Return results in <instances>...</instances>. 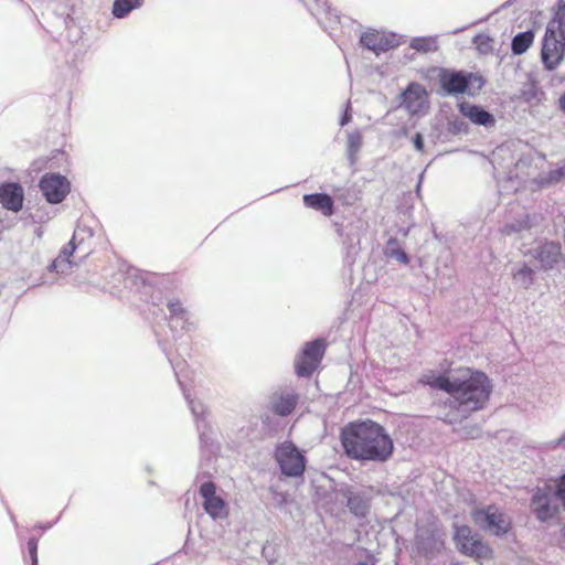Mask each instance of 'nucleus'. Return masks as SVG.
Here are the masks:
<instances>
[{"label":"nucleus","mask_w":565,"mask_h":565,"mask_svg":"<svg viewBox=\"0 0 565 565\" xmlns=\"http://www.w3.org/2000/svg\"><path fill=\"white\" fill-rule=\"evenodd\" d=\"M399 97L401 106L413 116L425 114L428 109L427 92L425 87L417 82H411L401 93Z\"/></svg>","instance_id":"2eb2a0df"},{"label":"nucleus","mask_w":565,"mask_h":565,"mask_svg":"<svg viewBox=\"0 0 565 565\" xmlns=\"http://www.w3.org/2000/svg\"><path fill=\"white\" fill-rule=\"evenodd\" d=\"M384 255L387 258L396 259L401 264L408 265L411 263L409 255L401 247L396 237H390L384 246Z\"/></svg>","instance_id":"a878e982"},{"label":"nucleus","mask_w":565,"mask_h":565,"mask_svg":"<svg viewBox=\"0 0 565 565\" xmlns=\"http://www.w3.org/2000/svg\"><path fill=\"white\" fill-rule=\"evenodd\" d=\"M262 556L269 565H274L277 562V551L275 544H271L269 541H267L263 545Z\"/></svg>","instance_id":"58836bf2"},{"label":"nucleus","mask_w":565,"mask_h":565,"mask_svg":"<svg viewBox=\"0 0 565 565\" xmlns=\"http://www.w3.org/2000/svg\"><path fill=\"white\" fill-rule=\"evenodd\" d=\"M302 202L306 207L321 212L324 216L330 217L335 213L334 201L332 196L326 192L305 194Z\"/></svg>","instance_id":"412c9836"},{"label":"nucleus","mask_w":565,"mask_h":565,"mask_svg":"<svg viewBox=\"0 0 565 565\" xmlns=\"http://www.w3.org/2000/svg\"><path fill=\"white\" fill-rule=\"evenodd\" d=\"M419 547L420 550L423 551H427L430 548V544L428 542V540H423L420 543H419Z\"/></svg>","instance_id":"603ef678"},{"label":"nucleus","mask_w":565,"mask_h":565,"mask_svg":"<svg viewBox=\"0 0 565 565\" xmlns=\"http://www.w3.org/2000/svg\"><path fill=\"white\" fill-rule=\"evenodd\" d=\"M512 1H513V0H508L507 2H504V3L502 4V7H503V8H507V7L511 6Z\"/></svg>","instance_id":"bf43d9fd"},{"label":"nucleus","mask_w":565,"mask_h":565,"mask_svg":"<svg viewBox=\"0 0 565 565\" xmlns=\"http://www.w3.org/2000/svg\"><path fill=\"white\" fill-rule=\"evenodd\" d=\"M540 216L537 214L523 213L508 222L502 227L504 235L521 234L527 232L537 225Z\"/></svg>","instance_id":"4be33fe9"},{"label":"nucleus","mask_w":565,"mask_h":565,"mask_svg":"<svg viewBox=\"0 0 565 565\" xmlns=\"http://www.w3.org/2000/svg\"><path fill=\"white\" fill-rule=\"evenodd\" d=\"M134 277H135L137 280H140L142 285H145V284H146V279H145V277H143V274H140L138 270H135Z\"/></svg>","instance_id":"3c124183"},{"label":"nucleus","mask_w":565,"mask_h":565,"mask_svg":"<svg viewBox=\"0 0 565 565\" xmlns=\"http://www.w3.org/2000/svg\"><path fill=\"white\" fill-rule=\"evenodd\" d=\"M207 475H209L207 472L198 473L196 479H200L201 477H205Z\"/></svg>","instance_id":"052dcab7"},{"label":"nucleus","mask_w":565,"mask_h":565,"mask_svg":"<svg viewBox=\"0 0 565 565\" xmlns=\"http://www.w3.org/2000/svg\"><path fill=\"white\" fill-rule=\"evenodd\" d=\"M81 34H82V31H81V29H78L76 31V33L74 34V41H77L78 39H81V36H82Z\"/></svg>","instance_id":"13d9d810"},{"label":"nucleus","mask_w":565,"mask_h":565,"mask_svg":"<svg viewBox=\"0 0 565 565\" xmlns=\"http://www.w3.org/2000/svg\"><path fill=\"white\" fill-rule=\"evenodd\" d=\"M520 164H530V160H525L523 158H520V160L518 161L516 166L519 167Z\"/></svg>","instance_id":"4d7b16f0"},{"label":"nucleus","mask_w":565,"mask_h":565,"mask_svg":"<svg viewBox=\"0 0 565 565\" xmlns=\"http://www.w3.org/2000/svg\"><path fill=\"white\" fill-rule=\"evenodd\" d=\"M273 458L278 465L281 476L298 479L305 476L308 459L306 452L294 441L285 440L277 443Z\"/></svg>","instance_id":"20e7f679"},{"label":"nucleus","mask_w":565,"mask_h":565,"mask_svg":"<svg viewBox=\"0 0 565 565\" xmlns=\"http://www.w3.org/2000/svg\"><path fill=\"white\" fill-rule=\"evenodd\" d=\"M199 431L200 447L203 451H207L212 454L214 451L215 445L214 440L210 434L211 426L206 420H200L196 425Z\"/></svg>","instance_id":"2f4dec72"},{"label":"nucleus","mask_w":565,"mask_h":565,"mask_svg":"<svg viewBox=\"0 0 565 565\" xmlns=\"http://www.w3.org/2000/svg\"><path fill=\"white\" fill-rule=\"evenodd\" d=\"M536 273L525 262L512 270L513 282L525 290L535 284Z\"/></svg>","instance_id":"b1692460"},{"label":"nucleus","mask_w":565,"mask_h":565,"mask_svg":"<svg viewBox=\"0 0 565 565\" xmlns=\"http://www.w3.org/2000/svg\"><path fill=\"white\" fill-rule=\"evenodd\" d=\"M466 29H467V26H461V28H458V29H456V30H454V31H451L449 33L450 34H458V33L465 31Z\"/></svg>","instance_id":"6e6d98bb"},{"label":"nucleus","mask_w":565,"mask_h":565,"mask_svg":"<svg viewBox=\"0 0 565 565\" xmlns=\"http://www.w3.org/2000/svg\"><path fill=\"white\" fill-rule=\"evenodd\" d=\"M94 235L93 230L87 226H77L74 231V234L71 241L64 245L56 258H54L50 265L47 266V270L50 273L56 274H68L72 269L74 263L72 262V256L74 255L77 248H81L84 245L86 238H92Z\"/></svg>","instance_id":"1a4fd4ad"},{"label":"nucleus","mask_w":565,"mask_h":565,"mask_svg":"<svg viewBox=\"0 0 565 565\" xmlns=\"http://www.w3.org/2000/svg\"><path fill=\"white\" fill-rule=\"evenodd\" d=\"M565 179V162L556 169L550 170L545 175H541V185L556 184Z\"/></svg>","instance_id":"72a5a7b5"},{"label":"nucleus","mask_w":565,"mask_h":565,"mask_svg":"<svg viewBox=\"0 0 565 565\" xmlns=\"http://www.w3.org/2000/svg\"><path fill=\"white\" fill-rule=\"evenodd\" d=\"M191 533V530L189 529V532H188V535ZM188 542H189V537L186 539L184 545L182 546V548L179 551V553H184V554H188L189 551H188Z\"/></svg>","instance_id":"864d4df0"},{"label":"nucleus","mask_w":565,"mask_h":565,"mask_svg":"<svg viewBox=\"0 0 565 565\" xmlns=\"http://www.w3.org/2000/svg\"><path fill=\"white\" fill-rule=\"evenodd\" d=\"M26 546H28V553H29V556L31 559V564L39 565V559H38L39 539H36L34 536L30 537L28 540Z\"/></svg>","instance_id":"79ce46f5"},{"label":"nucleus","mask_w":565,"mask_h":565,"mask_svg":"<svg viewBox=\"0 0 565 565\" xmlns=\"http://www.w3.org/2000/svg\"><path fill=\"white\" fill-rule=\"evenodd\" d=\"M338 234H339L340 236H342V235H343V233H342V228H338Z\"/></svg>","instance_id":"e2e57ef3"},{"label":"nucleus","mask_w":565,"mask_h":565,"mask_svg":"<svg viewBox=\"0 0 565 565\" xmlns=\"http://www.w3.org/2000/svg\"><path fill=\"white\" fill-rule=\"evenodd\" d=\"M363 142V136L360 130L348 132L347 140V158L350 166H353L356 161V154L360 151Z\"/></svg>","instance_id":"c85d7f7f"},{"label":"nucleus","mask_w":565,"mask_h":565,"mask_svg":"<svg viewBox=\"0 0 565 565\" xmlns=\"http://www.w3.org/2000/svg\"><path fill=\"white\" fill-rule=\"evenodd\" d=\"M472 43L476 45V47L481 54H488L493 50V39L488 34H476L472 39Z\"/></svg>","instance_id":"f704fd0d"},{"label":"nucleus","mask_w":565,"mask_h":565,"mask_svg":"<svg viewBox=\"0 0 565 565\" xmlns=\"http://www.w3.org/2000/svg\"><path fill=\"white\" fill-rule=\"evenodd\" d=\"M143 0H114L111 14L116 19L127 18L134 10L139 9Z\"/></svg>","instance_id":"cd10ccee"},{"label":"nucleus","mask_w":565,"mask_h":565,"mask_svg":"<svg viewBox=\"0 0 565 565\" xmlns=\"http://www.w3.org/2000/svg\"><path fill=\"white\" fill-rule=\"evenodd\" d=\"M10 518H11V521L14 523V525H17V521H15V518L12 513H10Z\"/></svg>","instance_id":"680f3d73"},{"label":"nucleus","mask_w":565,"mask_h":565,"mask_svg":"<svg viewBox=\"0 0 565 565\" xmlns=\"http://www.w3.org/2000/svg\"><path fill=\"white\" fill-rule=\"evenodd\" d=\"M565 58V30L554 31L551 34L545 29L542 39L541 62L547 72L555 71Z\"/></svg>","instance_id":"9d476101"},{"label":"nucleus","mask_w":565,"mask_h":565,"mask_svg":"<svg viewBox=\"0 0 565 565\" xmlns=\"http://www.w3.org/2000/svg\"><path fill=\"white\" fill-rule=\"evenodd\" d=\"M359 42L363 49L373 52L376 56L402 44L398 34L394 32L380 34L376 31H367L362 33Z\"/></svg>","instance_id":"4468645a"},{"label":"nucleus","mask_w":565,"mask_h":565,"mask_svg":"<svg viewBox=\"0 0 565 565\" xmlns=\"http://www.w3.org/2000/svg\"><path fill=\"white\" fill-rule=\"evenodd\" d=\"M25 192L18 181L0 182V204L12 213H19L23 209Z\"/></svg>","instance_id":"f3484780"},{"label":"nucleus","mask_w":565,"mask_h":565,"mask_svg":"<svg viewBox=\"0 0 565 565\" xmlns=\"http://www.w3.org/2000/svg\"><path fill=\"white\" fill-rule=\"evenodd\" d=\"M423 178H424V172H422V173L419 174V180H418V183H417V185H416V192H417V193H418V192H419V190H420V185H422V180H423Z\"/></svg>","instance_id":"5fc2aeb1"},{"label":"nucleus","mask_w":565,"mask_h":565,"mask_svg":"<svg viewBox=\"0 0 565 565\" xmlns=\"http://www.w3.org/2000/svg\"><path fill=\"white\" fill-rule=\"evenodd\" d=\"M412 142H413V146L414 148L419 151V152H423L424 151V147H425V141H424V136L423 134L420 132H416L413 138H412Z\"/></svg>","instance_id":"c03bdc74"},{"label":"nucleus","mask_w":565,"mask_h":565,"mask_svg":"<svg viewBox=\"0 0 565 565\" xmlns=\"http://www.w3.org/2000/svg\"><path fill=\"white\" fill-rule=\"evenodd\" d=\"M217 486L214 481H204L199 487V495L202 499V509L214 521L225 520L230 514L228 503L216 494Z\"/></svg>","instance_id":"ddd939ff"},{"label":"nucleus","mask_w":565,"mask_h":565,"mask_svg":"<svg viewBox=\"0 0 565 565\" xmlns=\"http://www.w3.org/2000/svg\"><path fill=\"white\" fill-rule=\"evenodd\" d=\"M316 8H310V12L315 18L322 13H331V7L328 0H313Z\"/></svg>","instance_id":"a19ab883"},{"label":"nucleus","mask_w":565,"mask_h":565,"mask_svg":"<svg viewBox=\"0 0 565 565\" xmlns=\"http://www.w3.org/2000/svg\"><path fill=\"white\" fill-rule=\"evenodd\" d=\"M558 502L553 486L544 483L533 489L530 499V508L537 521L547 523L559 515L561 508Z\"/></svg>","instance_id":"0eeeda50"},{"label":"nucleus","mask_w":565,"mask_h":565,"mask_svg":"<svg viewBox=\"0 0 565 565\" xmlns=\"http://www.w3.org/2000/svg\"><path fill=\"white\" fill-rule=\"evenodd\" d=\"M51 13L58 24L67 30L77 25V7L72 0H52L50 2Z\"/></svg>","instance_id":"aec40b11"},{"label":"nucleus","mask_w":565,"mask_h":565,"mask_svg":"<svg viewBox=\"0 0 565 565\" xmlns=\"http://www.w3.org/2000/svg\"><path fill=\"white\" fill-rule=\"evenodd\" d=\"M454 529L452 540L459 553L476 561H491L494 558L492 547L470 526L454 524Z\"/></svg>","instance_id":"423d86ee"},{"label":"nucleus","mask_w":565,"mask_h":565,"mask_svg":"<svg viewBox=\"0 0 565 565\" xmlns=\"http://www.w3.org/2000/svg\"><path fill=\"white\" fill-rule=\"evenodd\" d=\"M168 310H169V319L175 317V316H184L189 311L182 306L181 301L179 299H170L167 303Z\"/></svg>","instance_id":"4c0bfd02"},{"label":"nucleus","mask_w":565,"mask_h":565,"mask_svg":"<svg viewBox=\"0 0 565 565\" xmlns=\"http://www.w3.org/2000/svg\"><path fill=\"white\" fill-rule=\"evenodd\" d=\"M337 493L342 499H345L349 511L356 519H365L367 516L373 500L372 488L355 489L353 486L342 484L337 490Z\"/></svg>","instance_id":"9b49d317"},{"label":"nucleus","mask_w":565,"mask_h":565,"mask_svg":"<svg viewBox=\"0 0 565 565\" xmlns=\"http://www.w3.org/2000/svg\"><path fill=\"white\" fill-rule=\"evenodd\" d=\"M436 94L439 97H475L484 87L487 81L480 73L450 67H438Z\"/></svg>","instance_id":"7ed1b4c3"},{"label":"nucleus","mask_w":565,"mask_h":565,"mask_svg":"<svg viewBox=\"0 0 565 565\" xmlns=\"http://www.w3.org/2000/svg\"><path fill=\"white\" fill-rule=\"evenodd\" d=\"M89 255V250H85L84 257H87Z\"/></svg>","instance_id":"69168bd1"},{"label":"nucleus","mask_w":565,"mask_h":565,"mask_svg":"<svg viewBox=\"0 0 565 565\" xmlns=\"http://www.w3.org/2000/svg\"><path fill=\"white\" fill-rule=\"evenodd\" d=\"M193 327V323L190 321V312L184 316H175L169 319V328L175 338L177 334L181 331H190Z\"/></svg>","instance_id":"473e14b6"},{"label":"nucleus","mask_w":565,"mask_h":565,"mask_svg":"<svg viewBox=\"0 0 565 565\" xmlns=\"http://www.w3.org/2000/svg\"><path fill=\"white\" fill-rule=\"evenodd\" d=\"M553 15L548 21L546 29L547 33H552L554 31L565 30V0H557L554 7L552 8Z\"/></svg>","instance_id":"bb28decb"},{"label":"nucleus","mask_w":565,"mask_h":565,"mask_svg":"<svg viewBox=\"0 0 565 565\" xmlns=\"http://www.w3.org/2000/svg\"><path fill=\"white\" fill-rule=\"evenodd\" d=\"M285 502V495L281 494L280 503Z\"/></svg>","instance_id":"0e129e2a"},{"label":"nucleus","mask_w":565,"mask_h":565,"mask_svg":"<svg viewBox=\"0 0 565 565\" xmlns=\"http://www.w3.org/2000/svg\"><path fill=\"white\" fill-rule=\"evenodd\" d=\"M552 444H553L554 447H557V446H561V445L565 444V433L559 438L554 440Z\"/></svg>","instance_id":"de8ad7c7"},{"label":"nucleus","mask_w":565,"mask_h":565,"mask_svg":"<svg viewBox=\"0 0 565 565\" xmlns=\"http://www.w3.org/2000/svg\"><path fill=\"white\" fill-rule=\"evenodd\" d=\"M54 525V523H51V522H47V523H38L35 525V527L42 530V531H46V530H50L52 526Z\"/></svg>","instance_id":"49530a36"},{"label":"nucleus","mask_w":565,"mask_h":565,"mask_svg":"<svg viewBox=\"0 0 565 565\" xmlns=\"http://www.w3.org/2000/svg\"><path fill=\"white\" fill-rule=\"evenodd\" d=\"M299 399L294 388L277 390L269 396L267 409L279 417H287L296 409Z\"/></svg>","instance_id":"dca6fc26"},{"label":"nucleus","mask_w":565,"mask_h":565,"mask_svg":"<svg viewBox=\"0 0 565 565\" xmlns=\"http://www.w3.org/2000/svg\"><path fill=\"white\" fill-rule=\"evenodd\" d=\"M553 488L555 489L556 499L565 510V473L561 475L555 481Z\"/></svg>","instance_id":"ea45409f"},{"label":"nucleus","mask_w":565,"mask_h":565,"mask_svg":"<svg viewBox=\"0 0 565 565\" xmlns=\"http://www.w3.org/2000/svg\"><path fill=\"white\" fill-rule=\"evenodd\" d=\"M471 520L481 531L495 537L507 536L513 527L511 516L495 504L473 509Z\"/></svg>","instance_id":"39448f33"},{"label":"nucleus","mask_w":565,"mask_h":565,"mask_svg":"<svg viewBox=\"0 0 565 565\" xmlns=\"http://www.w3.org/2000/svg\"><path fill=\"white\" fill-rule=\"evenodd\" d=\"M558 102L561 110L565 113V92L561 95Z\"/></svg>","instance_id":"8fccbe9b"},{"label":"nucleus","mask_w":565,"mask_h":565,"mask_svg":"<svg viewBox=\"0 0 565 565\" xmlns=\"http://www.w3.org/2000/svg\"><path fill=\"white\" fill-rule=\"evenodd\" d=\"M544 94L540 92L537 81L529 76L527 81L524 83L523 87L520 90V98L527 104H534L540 102L539 95Z\"/></svg>","instance_id":"c756f323"},{"label":"nucleus","mask_w":565,"mask_h":565,"mask_svg":"<svg viewBox=\"0 0 565 565\" xmlns=\"http://www.w3.org/2000/svg\"><path fill=\"white\" fill-rule=\"evenodd\" d=\"M468 128H469L468 124L459 118L450 119L447 122V131L452 136H458L460 134H467Z\"/></svg>","instance_id":"e433bc0d"},{"label":"nucleus","mask_w":565,"mask_h":565,"mask_svg":"<svg viewBox=\"0 0 565 565\" xmlns=\"http://www.w3.org/2000/svg\"><path fill=\"white\" fill-rule=\"evenodd\" d=\"M355 237H356V235L348 234L347 238L343 241V244H345V245H353Z\"/></svg>","instance_id":"09e8293b"},{"label":"nucleus","mask_w":565,"mask_h":565,"mask_svg":"<svg viewBox=\"0 0 565 565\" xmlns=\"http://www.w3.org/2000/svg\"><path fill=\"white\" fill-rule=\"evenodd\" d=\"M352 120V108H351V103L350 100H348L344 105V109L340 116V119H339V125L341 127H344L347 126L350 121Z\"/></svg>","instance_id":"37998d69"},{"label":"nucleus","mask_w":565,"mask_h":565,"mask_svg":"<svg viewBox=\"0 0 565 565\" xmlns=\"http://www.w3.org/2000/svg\"><path fill=\"white\" fill-rule=\"evenodd\" d=\"M419 382L433 390L448 394L445 399L434 403L436 417L452 425L468 418L472 413L482 411L493 392L492 380L486 372L467 367L458 375L448 372H431L423 375Z\"/></svg>","instance_id":"f257e3e1"},{"label":"nucleus","mask_w":565,"mask_h":565,"mask_svg":"<svg viewBox=\"0 0 565 565\" xmlns=\"http://www.w3.org/2000/svg\"><path fill=\"white\" fill-rule=\"evenodd\" d=\"M327 349L326 340L313 339L302 347L295 359V373L298 377L309 379L320 365Z\"/></svg>","instance_id":"6e6552de"},{"label":"nucleus","mask_w":565,"mask_h":565,"mask_svg":"<svg viewBox=\"0 0 565 565\" xmlns=\"http://www.w3.org/2000/svg\"><path fill=\"white\" fill-rule=\"evenodd\" d=\"M409 47L418 53L436 52L438 50L437 36H416L411 40Z\"/></svg>","instance_id":"7c9ffc66"},{"label":"nucleus","mask_w":565,"mask_h":565,"mask_svg":"<svg viewBox=\"0 0 565 565\" xmlns=\"http://www.w3.org/2000/svg\"><path fill=\"white\" fill-rule=\"evenodd\" d=\"M159 345L161 347L162 352L166 354V356L169 360L172 369L174 370V374L177 376L178 383H179V385L181 386V388L183 391L184 397H185V399L188 401V404H189V408H190L192 415L194 416L196 423L200 422V420H206L204 418V414H205V406H204V404L201 401H196V399L190 398V395L185 392V390L182 386V382L180 381V379L178 376V372H177L175 366H174V364H173V362H172V360L170 358L169 352L167 351V348L162 344L161 341H159Z\"/></svg>","instance_id":"5701e85b"},{"label":"nucleus","mask_w":565,"mask_h":565,"mask_svg":"<svg viewBox=\"0 0 565 565\" xmlns=\"http://www.w3.org/2000/svg\"><path fill=\"white\" fill-rule=\"evenodd\" d=\"M457 107L459 113L476 126L491 129L497 124L495 116L482 105L465 100L460 102Z\"/></svg>","instance_id":"6ab92c4d"},{"label":"nucleus","mask_w":565,"mask_h":565,"mask_svg":"<svg viewBox=\"0 0 565 565\" xmlns=\"http://www.w3.org/2000/svg\"><path fill=\"white\" fill-rule=\"evenodd\" d=\"M324 18L321 15L317 18L318 22L321 24L324 31L329 32V29H333L335 25L340 23V17L334 9L331 8V13H322Z\"/></svg>","instance_id":"c9c22d12"},{"label":"nucleus","mask_w":565,"mask_h":565,"mask_svg":"<svg viewBox=\"0 0 565 565\" xmlns=\"http://www.w3.org/2000/svg\"><path fill=\"white\" fill-rule=\"evenodd\" d=\"M39 189L50 204H60L71 192L70 180L58 172H46L39 180Z\"/></svg>","instance_id":"f8f14e48"},{"label":"nucleus","mask_w":565,"mask_h":565,"mask_svg":"<svg viewBox=\"0 0 565 565\" xmlns=\"http://www.w3.org/2000/svg\"><path fill=\"white\" fill-rule=\"evenodd\" d=\"M534 257L541 264L545 271L559 269V265L565 262L562 253L561 243L548 241L534 249Z\"/></svg>","instance_id":"a211bd4d"},{"label":"nucleus","mask_w":565,"mask_h":565,"mask_svg":"<svg viewBox=\"0 0 565 565\" xmlns=\"http://www.w3.org/2000/svg\"><path fill=\"white\" fill-rule=\"evenodd\" d=\"M344 455L361 462L384 463L394 454V441L386 428L370 418L348 423L340 430Z\"/></svg>","instance_id":"f03ea898"},{"label":"nucleus","mask_w":565,"mask_h":565,"mask_svg":"<svg viewBox=\"0 0 565 565\" xmlns=\"http://www.w3.org/2000/svg\"><path fill=\"white\" fill-rule=\"evenodd\" d=\"M260 420H262V424L264 427H269L271 425V416L270 414L268 413H264L262 416H260Z\"/></svg>","instance_id":"a18cd8bd"},{"label":"nucleus","mask_w":565,"mask_h":565,"mask_svg":"<svg viewBox=\"0 0 565 565\" xmlns=\"http://www.w3.org/2000/svg\"><path fill=\"white\" fill-rule=\"evenodd\" d=\"M535 33L532 29L516 33L511 41V52L519 56L524 54L533 44Z\"/></svg>","instance_id":"393cba45"}]
</instances>
